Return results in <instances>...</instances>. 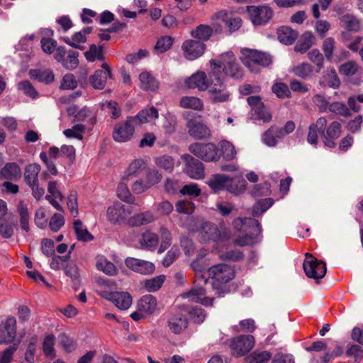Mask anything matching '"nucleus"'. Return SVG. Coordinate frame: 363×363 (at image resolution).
<instances>
[{
	"label": "nucleus",
	"mask_w": 363,
	"mask_h": 363,
	"mask_svg": "<svg viewBox=\"0 0 363 363\" xmlns=\"http://www.w3.org/2000/svg\"><path fill=\"white\" fill-rule=\"evenodd\" d=\"M187 228L189 231L198 233L204 241H221L228 238V233L224 228H219L216 225L200 219L189 218Z\"/></svg>",
	"instance_id": "f257e3e1"
},
{
	"label": "nucleus",
	"mask_w": 363,
	"mask_h": 363,
	"mask_svg": "<svg viewBox=\"0 0 363 363\" xmlns=\"http://www.w3.org/2000/svg\"><path fill=\"white\" fill-rule=\"evenodd\" d=\"M212 71L220 76L221 69L225 76H229L235 79H240L242 77V71L236 61V58L233 52L228 51L220 56L219 60H212L210 61Z\"/></svg>",
	"instance_id": "f03ea898"
},
{
	"label": "nucleus",
	"mask_w": 363,
	"mask_h": 363,
	"mask_svg": "<svg viewBox=\"0 0 363 363\" xmlns=\"http://www.w3.org/2000/svg\"><path fill=\"white\" fill-rule=\"evenodd\" d=\"M208 184L214 191L225 189L238 194L245 189V180L242 177L230 178L224 174H216L208 182Z\"/></svg>",
	"instance_id": "7ed1b4c3"
},
{
	"label": "nucleus",
	"mask_w": 363,
	"mask_h": 363,
	"mask_svg": "<svg viewBox=\"0 0 363 363\" xmlns=\"http://www.w3.org/2000/svg\"><path fill=\"white\" fill-rule=\"evenodd\" d=\"M240 60L251 72H257L260 66H269L272 62V58L266 52L244 48L241 50Z\"/></svg>",
	"instance_id": "20e7f679"
},
{
	"label": "nucleus",
	"mask_w": 363,
	"mask_h": 363,
	"mask_svg": "<svg viewBox=\"0 0 363 363\" xmlns=\"http://www.w3.org/2000/svg\"><path fill=\"white\" fill-rule=\"evenodd\" d=\"M206 91H208V97L213 104L228 101L230 95L222 77L216 72H210V82Z\"/></svg>",
	"instance_id": "39448f33"
},
{
	"label": "nucleus",
	"mask_w": 363,
	"mask_h": 363,
	"mask_svg": "<svg viewBox=\"0 0 363 363\" xmlns=\"http://www.w3.org/2000/svg\"><path fill=\"white\" fill-rule=\"evenodd\" d=\"M41 170V167L37 163L28 164L25 167L23 173V179L26 184L31 189L32 195L37 200L40 199L44 194L45 190L39 185L38 175Z\"/></svg>",
	"instance_id": "423d86ee"
},
{
	"label": "nucleus",
	"mask_w": 363,
	"mask_h": 363,
	"mask_svg": "<svg viewBox=\"0 0 363 363\" xmlns=\"http://www.w3.org/2000/svg\"><path fill=\"white\" fill-rule=\"evenodd\" d=\"M189 150L193 155L205 162H216L220 158L218 148L212 143H195L189 146Z\"/></svg>",
	"instance_id": "0eeeda50"
},
{
	"label": "nucleus",
	"mask_w": 363,
	"mask_h": 363,
	"mask_svg": "<svg viewBox=\"0 0 363 363\" xmlns=\"http://www.w3.org/2000/svg\"><path fill=\"white\" fill-rule=\"evenodd\" d=\"M305 256L303 268L306 275L314 279L323 278L327 271L325 263L318 260L310 253H306Z\"/></svg>",
	"instance_id": "6e6552de"
},
{
	"label": "nucleus",
	"mask_w": 363,
	"mask_h": 363,
	"mask_svg": "<svg viewBox=\"0 0 363 363\" xmlns=\"http://www.w3.org/2000/svg\"><path fill=\"white\" fill-rule=\"evenodd\" d=\"M255 342L254 337L250 335H242L232 339L230 344L232 354L236 357L244 356L253 348Z\"/></svg>",
	"instance_id": "1a4fd4ad"
},
{
	"label": "nucleus",
	"mask_w": 363,
	"mask_h": 363,
	"mask_svg": "<svg viewBox=\"0 0 363 363\" xmlns=\"http://www.w3.org/2000/svg\"><path fill=\"white\" fill-rule=\"evenodd\" d=\"M134 124L130 117L125 121L117 123L113 127V139L117 143L129 141L135 133Z\"/></svg>",
	"instance_id": "9d476101"
},
{
	"label": "nucleus",
	"mask_w": 363,
	"mask_h": 363,
	"mask_svg": "<svg viewBox=\"0 0 363 363\" xmlns=\"http://www.w3.org/2000/svg\"><path fill=\"white\" fill-rule=\"evenodd\" d=\"M247 12L249 18L255 26L267 23L272 17V10L267 6H248Z\"/></svg>",
	"instance_id": "9b49d317"
},
{
	"label": "nucleus",
	"mask_w": 363,
	"mask_h": 363,
	"mask_svg": "<svg viewBox=\"0 0 363 363\" xmlns=\"http://www.w3.org/2000/svg\"><path fill=\"white\" fill-rule=\"evenodd\" d=\"M16 319L13 316H8L0 323V344L12 342L16 336Z\"/></svg>",
	"instance_id": "f8f14e48"
},
{
	"label": "nucleus",
	"mask_w": 363,
	"mask_h": 363,
	"mask_svg": "<svg viewBox=\"0 0 363 363\" xmlns=\"http://www.w3.org/2000/svg\"><path fill=\"white\" fill-rule=\"evenodd\" d=\"M133 212L131 206H126L121 203H116L108 207L107 216L111 223H118L128 217Z\"/></svg>",
	"instance_id": "ddd939ff"
},
{
	"label": "nucleus",
	"mask_w": 363,
	"mask_h": 363,
	"mask_svg": "<svg viewBox=\"0 0 363 363\" xmlns=\"http://www.w3.org/2000/svg\"><path fill=\"white\" fill-rule=\"evenodd\" d=\"M182 159L185 162V172L189 177L194 179L204 177L203 164L189 155H182Z\"/></svg>",
	"instance_id": "4468645a"
},
{
	"label": "nucleus",
	"mask_w": 363,
	"mask_h": 363,
	"mask_svg": "<svg viewBox=\"0 0 363 363\" xmlns=\"http://www.w3.org/2000/svg\"><path fill=\"white\" fill-rule=\"evenodd\" d=\"M125 264L130 270L143 275L151 274L155 270V266L152 262L131 257L125 259Z\"/></svg>",
	"instance_id": "2eb2a0df"
},
{
	"label": "nucleus",
	"mask_w": 363,
	"mask_h": 363,
	"mask_svg": "<svg viewBox=\"0 0 363 363\" xmlns=\"http://www.w3.org/2000/svg\"><path fill=\"white\" fill-rule=\"evenodd\" d=\"M182 49L187 60H194L204 53L206 45L199 40H187L183 43Z\"/></svg>",
	"instance_id": "dca6fc26"
},
{
	"label": "nucleus",
	"mask_w": 363,
	"mask_h": 363,
	"mask_svg": "<svg viewBox=\"0 0 363 363\" xmlns=\"http://www.w3.org/2000/svg\"><path fill=\"white\" fill-rule=\"evenodd\" d=\"M208 272L213 279L225 283L233 279L235 276L233 269L224 264L214 265L208 268Z\"/></svg>",
	"instance_id": "f3484780"
},
{
	"label": "nucleus",
	"mask_w": 363,
	"mask_h": 363,
	"mask_svg": "<svg viewBox=\"0 0 363 363\" xmlns=\"http://www.w3.org/2000/svg\"><path fill=\"white\" fill-rule=\"evenodd\" d=\"M342 126L338 121L332 122L325 130L323 131V142L325 145L333 148L336 144L335 140L337 139L341 134Z\"/></svg>",
	"instance_id": "a211bd4d"
},
{
	"label": "nucleus",
	"mask_w": 363,
	"mask_h": 363,
	"mask_svg": "<svg viewBox=\"0 0 363 363\" xmlns=\"http://www.w3.org/2000/svg\"><path fill=\"white\" fill-rule=\"evenodd\" d=\"M101 68L104 70L98 69L89 77V82L96 89H103L106 85L108 77H111L110 67L107 63H103Z\"/></svg>",
	"instance_id": "6ab92c4d"
},
{
	"label": "nucleus",
	"mask_w": 363,
	"mask_h": 363,
	"mask_svg": "<svg viewBox=\"0 0 363 363\" xmlns=\"http://www.w3.org/2000/svg\"><path fill=\"white\" fill-rule=\"evenodd\" d=\"M210 82V73L207 75L204 72L199 71L192 74L186 81V85L190 89L197 88L200 91H206Z\"/></svg>",
	"instance_id": "aec40b11"
},
{
	"label": "nucleus",
	"mask_w": 363,
	"mask_h": 363,
	"mask_svg": "<svg viewBox=\"0 0 363 363\" xmlns=\"http://www.w3.org/2000/svg\"><path fill=\"white\" fill-rule=\"evenodd\" d=\"M206 290L203 287L193 288L189 291L184 293L181 296L188 298L190 301L201 303L205 306H212L213 299L204 296Z\"/></svg>",
	"instance_id": "412c9836"
},
{
	"label": "nucleus",
	"mask_w": 363,
	"mask_h": 363,
	"mask_svg": "<svg viewBox=\"0 0 363 363\" xmlns=\"http://www.w3.org/2000/svg\"><path fill=\"white\" fill-rule=\"evenodd\" d=\"M327 126V119L320 117L315 123L311 124L308 128L307 141L311 145H316L318 143V134L323 138V131Z\"/></svg>",
	"instance_id": "4be33fe9"
},
{
	"label": "nucleus",
	"mask_w": 363,
	"mask_h": 363,
	"mask_svg": "<svg viewBox=\"0 0 363 363\" xmlns=\"http://www.w3.org/2000/svg\"><path fill=\"white\" fill-rule=\"evenodd\" d=\"M169 330L174 334H180L188 326L187 318L180 313L172 314L167 320Z\"/></svg>",
	"instance_id": "5701e85b"
},
{
	"label": "nucleus",
	"mask_w": 363,
	"mask_h": 363,
	"mask_svg": "<svg viewBox=\"0 0 363 363\" xmlns=\"http://www.w3.org/2000/svg\"><path fill=\"white\" fill-rule=\"evenodd\" d=\"M189 135L198 140L208 138L211 135L209 128L200 122L190 121L188 122Z\"/></svg>",
	"instance_id": "b1692460"
},
{
	"label": "nucleus",
	"mask_w": 363,
	"mask_h": 363,
	"mask_svg": "<svg viewBox=\"0 0 363 363\" xmlns=\"http://www.w3.org/2000/svg\"><path fill=\"white\" fill-rule=\"evenodd\" d=\"M247 101L252 110L255 111L258 118L263 120L264 122H269L272 119L271 114L265 109L259 96H249Z\"/></svg>",
	"instance_id": "393cba45"
},
{
	"label": "nucleus",
	"mask_w": 363,
	"mask_h": 363,
	"mask_svg": "<svg viewBox=\"0 0 363 363\" xmlns=\"http://www.w3.org/2000/svg\"><path fill=\"white\" fill-rule=\"evenodd\" d=\"M121 310H127L132 304V296L128 292H114L106 296Z\"/></svg>",
	"instance_id": "a878e982"
},
{
	"label": "nucleus",
	"mask_w": 363,
	"mask_h": 363,
	"mask_svg": "<svg viewBox=\"0 0 363 363\" xmlns=\"http://www.w3.org/2000/svg\"><path fill=\"white\" fill-rule=\"evenodd\" d=\"M286 135L282 128L273 125L264 133L262 139L266 145L273 147L277 145L278 140Z\"/></svg>",
	"instance_id": "bb28decb"
},
{
	"label": "nucleus",
	"mask_w": 363,
	"mask_h": 363,
	"mask_svg": "<svg viewBox=\"0 0 363 363\" xmlns=\"http://www.w3.org/2000/svg\"><path fill=\"white\" fill-rule=\"evenodd\" d=\"M322 50L325 59L329 62H340L341 58L336 55V42L332 37L326 38L322 44Z\"/></svg>",
	"instance_id": "cd10ccee"
},
{
	"label": "nucleus",
	"mask_w": 363,
	"mask_h": 363,
	"mask_svg": "<svg viewBox=\"0 0 363 363\" xmlns=\"http://www.w3.org/2000/svg\"><path fill=\"white\" fill-rule=\"evenodd\" d=\"M157 307V299L152 295H145L138 302V308L140 312L150 315L154 313Z\"/></svg>",
	"instance_id": "c85d7f7f"
},
{
	"label": "nucleus",
	"mask_w": 363,
	"mask_h": 363,
	"mask_svg": "<svg viewBox=\"0 0 363 363\" xmlns=\"http://www.w3.org/2000/svg\"><path fill=\"white\" fill-rule=\"evenodd\" d=\"M159 117L158 111L155 107L145 108L141 110L135 117H130L133 119V123H145L151 122Z\"/></svg>",
	"instance_id": "c756f323"
},
{
	"label": "nucleus",
	"mask_w": 363,
	"mask_h": 363,
	"mask_svg": "<svg viewBox=\"0 0 363 363\" xmlns=\"http://www.w3.org/2000/svg\"><path fill=\"white\" fill-rule=\"evenodd\" d=\"M320 84L323 86L328 85L333 89H337L340 86V80L335 69L333 67L328 68L324 72Z\"/></svg>",
	"instance_id": "7c9ffc66"
},
{
	"label": "nucleus",
	"mask_w": 363,
	"mask_h": 363,
	"mask_svg": "<svg viewBox=\"0 0 363 363\" xmlns=\"http://www.w3.org/2000/svg\"><path fill=\"white\" fill-rule=\"evenodd\" d=\"M279 41L285 45H291L298 37V33L288 26H281L277 29Z\"/></svg>",
	"instance_id": "2f4dec72"
},
{
	"label": "nucleus",
	"mask_w": 363,
	"mask_h": 363,
	"mask_svg": "<svg viewBox=\"0 0 363 363\" xmlns=\"http://www.w3.org/2000/svg\"><path fill=\"white\" fill-rule=\"evenodd\" d=\"M96 267L98 270L109 276H114L117 274L116 266L104 255H98L96 257Z\"/></svg>",
	"instance_id": "473e14b6"
},
{
	"label": "nucleus",
	"mask_w": 363,
	"mask_h": 363,
	"mask_svg": "<svg viewBox=\"0 0 363 363\" xmlns=\"http://www.w3.org/2000/svg\"><path fill=\"white\" fill-rule=\"evenodd\" d=\"M313 68L312 65L308 62H301L290 69V73L301 79H307L312 75Z\"/></svg>",
	"instance_id": "72a5a7b5"
},
{
	"label": "nucleus",
	"mask_w": 363,
	"mask_h": 363,
	"mask_svg": "<svg viewBox=\"0 0 363 363\" xmlns=\"http://www.w3.org/2000/svg\"><path fill=\"white\" fill-rule=\"evenodd\" d=\"M1 177L6 179H16L21 175L19 166L15 162L7 163L0 171Z\"/></svg>",
	"instance_id": "f704fd0d"
},
{
	"label": "nucleus",
	"mask_w": 363,
	"mask_h": 363,
	"mask_svg": "<svg viewBox=\"0 0 363 363\" xmlns=\"http://www.w3.org/2000/svg\"><path fill=\"white\" fill-rule=\"evenodd\" d=\"M139 243L142 249L152 250L158 244V237L155 233L147 230L142 234Z\"/></svg>",
	"instance_id": "c9c22d12"
},
{
	"label": "nucleus",
	"mask_w": 363,
	"mask_h": 363,
	"mask_svg": "<svg viewBox=\"0 0 363 363\" xmlns=\"http://www.w3.org/2000/svg\"><path fill=\"white\" fill-rule=\"evenodd\" d=\"M141 88L146 91H154L159 86L157 79L149 72H143L139 75Z\"/></svg>",
	"instance_id": "e433bc0d"
},
{
	"label": "nucleus",
	"mask_w": 363,
	"mask_h": 363,
	"mask_svg": "<svg viewBox=\"0 0 363 363\" xmlns=\"http://www.w3.org/2000/svg\"><path fill=\"white\" fill-rule=\"evenodd\" d=\"M154 219V216L150 211H145L130 218L128 224L131 226H140L152 223Z\"/></svg>",
	"instance_id": "4c0bfd02"
},
{
	"label": "nucleus",
	"mask_w": 363,
	"mask_h": 363,
	"mask_svg": "<svg viewBox=\"0 0 363 363\" xmlns=\"http://www.w3.org/2000/svg\"><path fill=\"white\" fill-rule=\"evenodd\" d=\"M146 168V163L142 159L133 160L126 169L123 179H128L130 177L138 176Z\"/></svg>",
	"instance_id": "58836bf2"
},
{
	"label": "nucleus",
	"mask_w": 363,
	"mask_h": 363,
	"mask_svg": "<svg viewBox=\"0 0 363 363\" xmlns=\"http://www.w3.org/2000/svg\"><path fill=\"white\" fill-rule=\"evenodd\" d=\"M17 212L19 215L21 228L26 233L30 232L29 213L27 206L23 202H19L17 206Z\"/></svg>",
	"instance_id": "ea45409f"
},
{
	"label": "nucleus",
	"mask_w": 363,
	"mask_h": 363,
	"mask_svg": "<svg viewBox=\"0 0 363 363\" xmlns=\"http://www.w3.org/2000/svg\"><path fill=\"white\" fill-rule=\"evenodd\" d=\"M272 358L267 351H255L244 359V363H267Z\"/></svg>",
	"instance_id": "a19ab883"
},
{
	"label": "nucleus",
	"mask_w": 363,
	"mask_h": 363,
	"mask_svg": "<svg viewBox=\"0 0 363 363\" xmlns=\"http://www.w3.org/2000/svg\"><path fill=\"white\" fill-rule=\"evenodd\" d=\"M314 38L311 33H304L294 46V50L301 53L306 52L314 43Z\"/></svg>",
	"instance_id": "79ce46f5"
},
{
	"label": "nucleus",
	"mask_w": 363,
	"mask_h": 363,
	"mask_svg": "<svg viewBox=\"0 0 363 363\" xmlns=\"http://www.w3.org/2000/svg\"><path fill=\"white\" fill-rule=\"evenodd\" d=\"M223 160L232 161L236 158L237 151L235 146L229 141L222 140L219 143Z\"/></svg>",
	"instance_id": "37998d69"
},
{
	"label": "nucleus",
	"mask_w": 363,
	"mask_h": 363,
	"mask_svg": "<svg viewBox=\"0 0 363 363\" xmlns=\"http://www.w3.org/2000/svg\"><path fill=\"white\" fill-rule=\"evenodd\" d=\"M341 26L349 31L357 32L360 29L359 21L354 16L346 14L340 18Z\"/></svg>",
	"instance_id": "c03bdc74"
},
{
	"label": "nucleus",
	"mask_w": 363,
	"mask_h": 363,
	"mask_svg": "<svg viewBox=\"0 0 363 363\" xmlns=\"http://www.w3.org/2000/svg\"><path fill=\"white\" fill-rule=\"evenodd\" d=\"M62 40L66 44L71 46L72 48L82 50H84V47L81 45L80 43H84L86 41V36H85L82 32L79 31L74 33L72 35L71 38L68 37H63Z\"/></svg>",
	"instance_id": "a18cd8bd"
},
{
	"label": "nucleus",
	"mask_w": 363,
	"mask_h": 363,
	"mask_svg": "<svg viewBox=\"0 0 363 363\" xmlns=\"http://www.w3.org/2000/svg\"><path fill=\"white\" fill-rule=\"evenodd\" d=\"M166 277L164 274L156 276L153 278L144 281V289L148 292H155L158 291L164 284Z\"/></svg>",
	"instance_id": "49530a36"
},
{
	"label": "nucleus",
	"mask_w": 363,
	"mask_h": 363,
	"mask_svg": "<svg viewBox=\"0 0 363 363\" xmlns=\"http://www.w3.org/2000/svg\"><path fill=\"white\" fill-rule=\"evenodd\" d=\"M233 225L235 229L238 230H242L243 225H249L255 227V232L257 234H259L262 232V226L261 224L258 222V220L250 218H237L233 220Z\"/></svg>",
	"instance_id": "de8ad7c7"
},
{
	"label": "nucleus",
	"mask_w": 363,
	"mask_h": 363,
	"mask_svg": "<svg viewBox=\"0 0 363 363\" xmlns=\"http://www.w3.org/2000/svg\"><path fill=\"white\" fill-rule=\"evenodd\" d=\"M74 229L78 240L88 242L94 239L93 235L83 225L79 220H77L74 222Z\"/></svg>",
	"instance_id": "09e8293b"
},
{
	"label": "nucleus",
	"mask_w": 363,
	"mask_h": 363,
	"mask_svg": "<svg viewBox=\"0 0 363 363\" xmlns=\"http://www.w3.org/2000/svg\"><path fill=\"white\" fill-rule=\"evenodd\" d=\"M213 34V28L207 25H200L191 32L193 38L207 41Z\"/></svg>",
	"instance_id": "8fccbe9b"
},
{
	"label": "nucleus",
	"mask_w": 363,
	"mask_h": 363,
	"mask_svg": "<svg viewBox=\"0 0 363 363\" xmlns=\"http://www.w3.org/2000/svg\"><path fill=\"white\" fill-rule=\"evenodd\" d=\"M179 105L183 108L201 110L203 103L200 99L195 96H184L181 98Z\"/></svg>",
	"instance_id": "3c124183"
},
{
	"label": "nucleus",
	"mask_w": 363,
	"mask_h": 363,
	"mask_svg": "<svg viewBox=\"0 0 363 363\" xmlns=\"http://www.w3.org/2000/svg\"><path fill=\"white\" fill-rule=\"evenodd\" d=\"M30 74L31 77L35 78L39 82H45L46 84L52 82L55 79L54 74L50 69H31L30 71Z\"/></svg>",
	"instance_id": "603ef678"
},
{
	"label": "nucleus",
	"mask_w": 363,
	"mask_h": 363,
	"mask_svg": "<svg viewBox=\"0 0 363 363\" xmlns=\"http://www.w3.org/2000/svg\"><path fill=\"white\" fill-rule=\"evenodd\" d=\"M84 55L89 62L103 61L104 60L102 48L97 47L94 44L90 45L89 50L84 52Z\"/></svg>",
	"instance_id": "864d4df0"
},
{
	"label": "nucleus",
	"mask_w": 363,
	"mask_h": 363,
	"mask_svg": "<svg viewBox=\"0 0 363 363\" xmlns=\"http://www.w3.org/2000/svg\"><path fill=\"white\" fill-rule=\"evenodd\" d=\"M58 338L59 344L66 352L71 353L77 349V342L73 338L67 336L66 334L61 333Z\"/></svg>",
	"instance_id": "5fc2aeb1"
},
{
	"label": "nucleus",
	"mask_w": 363,
	"mask_h": 363,
	"mask_svg": "<svg viewBox=\"0 0 363 363\" xmlns=\"http://www.w3.org/2000/svg\"><path fill=\"white\" fill-rule=\"evenodd\" d=\"M273 203L274 201L270 198L257 201L252 208V215L255 217L261 216L269 208Z\"/></svg>",
	"instance_id": "6e6d98bb"
},
{
	"label": "nucleus",
	"mask_w": 363,
	"mask_h": 363,
	"mask_svg": "<svg viewBox=\"0 0 363 363\" xmlns=\"http://www.w3.org/2000/svg\"><path fill=\"white\" fill-rule=\"evenodd\" d=\"M55 336L53 335H47L43 340V350L45 354L49 358L53 359L56 356L55 350L54 348Z\"/></svg>",
	"instance_id": "4d7b16f0"
},
{
	"label": "nucleus",
	"mask_w": 363,
	"mask_h": 363,
	"mask_svg": "<svg viewBox=\"0 0 363 363\" xmlns=\"http://www.w3.org/2000/svg\"><path fill=\"white\" fill-rule=\"evenodd\" d=\"M85 131V126L79 123L73 125L71 128L66 129L63 131V134L69 138H75L77 140L83 139V134Z\"/></svg>",
	"instance_id": "13d9d810"
},
{
	"label": "nucleus",
	"mask_w": 363,
	"mask_h": 363,
	"mask_svg": "<svg viewBox=\"0 0 363 363\" xmlns=\"http://www.w3.org/2000/svg\"><path fill=\"white\" fill-rule=\"evenodd\" d=\"M228 20V13L225 11H220L215 13L212 17L213 25L216 33H220L222 30L221 23H226Z\"/></svg>",
	"instance_id": "bf43d9fd"
},
{
	"label": "nucleus",
	"mask_w": 363,
	"mask_h": 363,
	"mask_svg": "<svg viewBox=\"0 0 363 363\" xmlns=\"http://www.w3.org/2000/svg\"><path fill=\"white\" fill-rule=\"evenodd\" d=\"M156 164L164 169V170L171 172L174 169V160L171 156L163 155L155 159Z\"/></svg>",
	"instance_id": "052dcab7"
},
{
	"label": "nucleus",
	"mask_w": 363,
	"mask_h": 363,
	"mask_svg": "<svg viewBox=\"0 0 363 363\" xmlns=\"http://www.w3.org/2000/svg\"><path fill=\"white\" fill-rule=\"evenodd\" d=\"M324 57L318 49H313L308 53V59L317 67V72L323 67Z\"/></svg>",
	"instance_id": "680f3d73"
},
{
	"label": "nucleus",
	"mask_w": 363,
	"mask_h": 363,
	"mask_svg": "<svg viewBox=\"0 0 363 363\" xmlns=\"http://www.w3.org/2000/svg\"><path fill=\"white\" fill-rule=\"evenodd\" d=\"M172 38L169 36H163L160 38L154 47V50L157 53H163L169 50L172 45Z\"/></svg>",
	"instance_id": "e2e57ef3"
},
{
	"label": "nucleus",
	"mask_w": 363,
	"mask_h": 363,
	"mask_svg": "<svg viewBox=\"0 0 363 363\" xmlns=\"http://www.w3.org/2000/svg\"><path fill=\"white\" fill-rule=\"evenodd\" d=\"M117 194L120 199L128 203H133L134 197L130 194L128 186L125 183H120L117 188Z\"/></svg>",
	"instance_id": "0e129e2a"
},
{
	"label": "nucleus",
	"mask_w": 363,
	"mask_h": 363,
	"mask_svg": "<svg viewBox=\"0 0 363 363\" xmlns=\"http://www.w3.org/2000/svg\"><path fill=\"white\" fill-rule=\"evenodd\" d=\"M78 56L79 53L77 52L69 51L67 57L62 62L64 67L67 69H75L79 65Z\"/></svg>",
	"instance_id": "69168bd1"
},
{
	"label": "nucleus",
	"mask_w": 363,
	"mask_h": 363,
	"mask_svg": "<svg viewBox=\"0 0 363 363\" xmlns=\"http://www.w3.org/2000/svg\"><path fill=\"white\" fill-rule=\"evenodd\" d=\"M18 89L33 99L38 96V92L29 81H22L18 84Z\"/></svg>",
	"instance_id": "338daca9"
},
{
	"label": "nucleus",
	"mask_w": 363,
	"mask_h": 363,
	"mask_svg": "<svg viewBox=\"0 0 363 363\" xmlns=\"http://www.w3.org/2000/svg\"><path fill=\"white\" fill-rule=\"evenodd\" d=\"M17 345L14 344L1 352L0 363H11L13 360V356L17 350Z\"/></svg>",
	"instance_id": "774afa93"
}]
</instances>
